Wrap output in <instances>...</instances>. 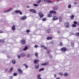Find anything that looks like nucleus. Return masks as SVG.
Instances as JSON below:
<instances>
[{
	"label": "nucleus",
	"instance_id": "nucleus-1",
	"mask_svg": "<svg viewBox=\"0 0 79 79\" xmlns=\"http://www.w3.org/2000/svg\"><path fill=\"white\" fill-rule=\"evenodd\" d=\"M38 15L40 18H43L44 16V14H43L41 12H40L38 13Z\"/></svg>",
	"mask_w": 79,
	"mask_h": 79
},
{
	"label": "nucleus",
	"instance_id": "nucleus-2",
	"mask_svg": "<svg viewBox=\"0 0 79 79\" xmlns=\"http://www.w3.org/2000/svg\"><path fill=\"white\" fill-rule=\"evenodd\" d=\"M64 25L65 27H66L67 28H69V26H70L69 23V22H66L64 23Z\"/></svg>",
	"mask_w": 79,
	"mask_h": 79
},
{
	"label": "nucleus",
	"instance_id": "nucleus-3",
	"mask_svg": "<svg viewBox=\"0 0 79 79\" xmlns=\"http://www.w3.org/2000/svg\"><path fill=\"white\" fill-rule=\"evenodd\" d=\"M60 50L62 51V52H66V51H67V49L65 47L62 48L60 49Z\"/></svg>",
	"mask_w": 79,
	"mask_h": 79
},
{
	"label": "nucleus",
	"instance_id": "nucleus-4",
	"mask_svg": "<svg viewBox=\"0 0 79 79\" xmlns=\"http://www.w3.org/2000/svg\"><path fill=\"white\" fill-rule=\"evenodd\" d=\"M29 11L30 12L33 13H36V10L34 9H30L29 10Z\"/></svg>",
	"mask_w": 79,
	"mask_h": 79
},
{
	"label": "nucleus",
	"instance_id": "nucleus-5",
	"mask_svg": "<svg viewBox=\"0 0 79 79\" xmlns=\"http://www.w3.org/2000/svg\"><path fill=\"white\" fill-rule=\"evenodd\" d=\"M20 19L21 20H22V21H24V20H26V19H27V17L25 16L21 17L20 18Z\"/></svg>",
	"mask_w": 79,
	"mask_h": 79
},
{
	"label": "nucleus",
	"instance_id": "nucleus-6",
	"mask_svg": "<svg viewBox=\"0 0 79 79\" xmlns=\"http://www.w3.org/2000/svg\"><path fill=\"white\" fill-rule=\"evenodd\" d=\"M15 13H19L20 15H23V13L21 12V11L20 10H16L15 11Z\"/></svg>",
	"mask_w": 79,
	"mask_h": 79
},
{
	"label": "nucleus",
	"instance_id": "nucleus-7",
	"mask_svg": "<svg viewBox=\"0 0 79 79\" xmlns=\"http://www.w3.org/2000/svg\"><path fill=\"white\" fill-rule=\"evenodd\" d=\"M58 19V17L57 16H54L52 19L53 21H56Z\"/></svg>",
	"mask_w": 79,
	"mask_h": 79
},
{
	"label": "nucleus",
	"instance_id": "nucleus-8",
	"mask_svg": "<svg viewBox=\"0 0 79 79\" xmlns=\"http://www.w3.org/2000/svg\"><path fill=\"white\" fill-rule=\"evenodd\" d=\"M58 9V6L56 5L53 7V10H57Z\"/></svg>",
	"mask_w": 79,
	"mask_h": 79
},
{
	"label": "nucleus",
	"instance_id": "nucleus-9",
	"mask_svg": "<svg viewBox=\"0 0 79 79\" xmlns=\"http://www.w3.org/2000/svg\"><path fill=\"white\" fill-rule=\"evenodd\" d=\"M18 71L19 74H22L23 73V70H21V69H18Z\"/></svg>",
	"mask_w": 79,
	"mask_h": 79
},
{
	"label": "nucleus",
	"instance_id": "nucleus-10",
	"mask_svg": "<svg viewBox=\"0 0 79 79\" xmlns=\"http://www.w3.org/2000/svg\"><path fill=\"white\" fill-rule=\"evenodd\" d=\"M39 68V63L36 64L35 66V69H38V68Z\"/></svg>",
	"mask_w": 79,
	"mask_h": 79
},
{
	"label": "nucleus",
	"instance_id": "nucleus-11",
	"mask_svg": "<svg viewBox=\"0 0 79 79\" xmlns=\"http://www.w3.org/2000/svg\"><path fill=\"white\" fill-rule=\"evenodd\" d=\"M12 9H13V8H10V9L5 10V11H4V13H8V12H9V11H11V10H12Z\"/></svg>",
	"mask_w": 79,
	"mask_h": 79
},
{
	"label": "nucleus",
	"instance_id": "nucleus-12",
	"mask_svg": "<svg viewBox=\"0 0 79 79\" xmlns=\"http://www.w3.org/2000/svg\"><path fill=\"white\" fill-rule=\"evenodd\" d=\"M22 44H25L26 43V40H22L20 41Z\"/></svg>",
	"mask_w": 79,
	"mask_h": 79
},
{
	"label": "nucleus",
	"instance_id": "nucleus-13",
	"mask_svg": "<svg viewBox=\"0 0 79 79\" xmlns=\"http://www.w3.org/2000/svg\"><path fill=\"white\" fill-rule=\"evenodd\" d=\"M50 13L51 14H56V12L55 10H51L50 12Z\"/></svg>",
	"mask_w": 79,
	"mask_h": 79
},
{
	"label": "nucleus",
	"instance_id": "nucleus-14",
	"mask_svg": "<svg viewBox=\"0 0 79 79\" xmlns=\"http://www.w3.org/2000/svg\"><path fill=\"white\" fill-rule=\"evenodd\" d=\"M49 64V62H46L44 64H41V66H45L46 65H48Z\"/></svg>",
	"mask_w": 79,
	"mask_h": 79
},
{
	"label": "nucleus",
	"instance_id": "nucleus-15",
	"mask_svg": "<svg viewBox=\"0 0 79 79\" xmlns=\"http://www.w3.org/2000/svg\"><path fill=\"white\" fill-rule=\"evenodd\" d=\"M39 61L37 59L35 60H34V63L35 64H37V63H39Z\"/></svg>",
	"mask_w": 79,
	"mask_h": 79
},
{
	"label": "nucleus",
	"instance_id": "nucleus-16",
	"mask_svg": "<svg viewBox=\"0 0 79 79\" xmlns=\"http://www.w3.org/2000/svg\"><path fill=\"white\" fill-rule=\"evenodd\" d=\"M20 56H21L22 57H23L24 56H26V54L24 53H21L20 54Z\"/></svg>",
	"mask_w": 79,
	"mask_h": 79
},
{
	"label": "nucleus",
	"instance_id": "nucleus-17",
	"mask_svg": "<svg viewBox=\"0 0 79 79\" xmlns=\"http://www.w3.org/2000/svg\"><path fill=\"white\" fill-rule=\"evenodd\" d=\"M12 31H15V29H16V27L15 26V25H13L12 28H11Z\"/></svg>",
	"mask_w": 79,
	"mask_h": 79
},
{
	"label": "nucleus",
	"instance_id": "nucleus-18",
	"mask_svg": "<svg viewBox=\"0 0 79 79\" xmlns=\"http://www.w3.org/2000/svg\"><path fill=\"white\" fill-rule=\"evenodd\" d=\"M13 70V67H11L10 70H9L8 72L9 73H11V72H12V71Z\"/></svg>",
	"mask_w": 79,
	"mask_h": 79
},
{
	"label": "nucleus",
	"instance_id": "nucleus-19",
	"mask_svg": "<svg viewBox=\"0 0 79 79\" xmlns=\"http://www.w3.org/2000/svg\"><path fill=\"white\" fill-rule=\"evenodd\" d=\"M43 0H40L39 1L37 2L36 3H37V4H39V3H40L43 2Z\"/></svg>",
	"mask_w": 79,
	"mask_h": 79
},
{
	"label": "nucleus",
	"instance_id": "nucleus-20",
	"mask_svg": "<svg viewBox=\"0 0 79 79\" xmlns=\"http://www.w3.org/2000/svg\"><path fill=\"white\" fill-rule=\"evenodd\" d=\"M47 32L48 34L50 33L51 32V29H48L47 30Z\"/></svg>",
	"mask_w": 79,
	"mask_h": 79
},
{
	"label": "nucleus",
	"instance_id": "nucleus-21",
	"mask_svg": "<svg viewBox=\"0 0 79 79\" xmlns=\"http://www.w3.org/2000/svg\"><path fill=\"white\" fill-rule=\"evenodd\" d=\"M59 22H62V17L61 16H60L59 18Z\"/></svg>",
	"mask_w": 79,
	"mask_h": 79
},
{
	"label": "nucleus",
	"instance_id": "nucleus-22",
	"mask_svg": "<svg viewBox=\"0 0 79 79\" xmlns=\"http://www.w3.org/2000/svg\"><path fill=\"white\" fill-rule=\"evenodd\" d=\"M41 76L40 75V74H39L38 75L37 77L38 79H42V78L40 77Z\"/></svg>",
	"mask_w": 79,
	"mask_h": 79
},
{
	"label": "nucleus",
	"instance_id": "nucleus-23",
	"mask_svg": "<svg viewBox=\"0 0 79 79\" xmlns=\"http://www.w3.org/2000/svg\"><path fill=\"white\" fill-rule=\"evenodd\" d=\"M52 37H48L47 38V40H51V39H52Z\"/></svg>",
	"mask_w": 79,
	"mask_h": 79
},
{
	"label": "nucleus",
	"instance_id": "nucleus-24",
	"mask_svg": "<svg viewBox=\"0 0 79 79\" xmlns=\"http://www.w3.org/2000/svg\"><path fill=\"white\" fill-rule=\"evenodd\" d=\"M5 40H0V42H1L2 44H4L5 43Z\"/></svg>",
	"mask_w": 79,
	"mask_h": 79
},
{
	"label": "nucleus",
	"instance_id": "nucleus-25",
	"mask_svg": "<svg viewBox=\"0 0 79 79\" xmlns=\"http://www.w3.org/2000/svg\"><path fill=\"white\" fill-rule=\"evenodd\" d=\"M47 16L48 17V18H51V17L52 16V15L50 14H49L47 15Z\"/></svg>",
	"mask_w": 79,
	"mask_h": 79
},
{
	"label": "nucleus",
	"instance_id": "nucleus-26",
	"mask_svg": "<svg viewBox=\"0 0 79 79\" xmlns=\"http://www.w3.org/2000/svg\"><path fill=\"white\" fill-rule=\"evenodd\" d=\"M50 53V49L48 50L46 52V53H47V54H49Z\"/></svg>",
	"mask_w": 79,
	"mask_h": 79
},
{
	"label": "nucleus",
	"instance_id": "nucleus-27",
	"mask_svg": "<svg viewBox=\"0 0 79 79\" xmlns=\"http://www.w3.org/2000/svg\"><path fill=\"white\" fill-rule=\"evenodd\" d=\"M54 2V1H51V0H48L47 3H53Z\"/></svg>",
	"mask_w": 79,
	"mask_h": 79
},
{
	"label": "nucleus",
	"instance_id": "nucleus-28",
	"mask_svg": "<svg viewBox=\"0 0 79 79\" xmlns=\"http://www.w3.org/2000/svg\"><path fill=\"white\" fill-rule=\"evenodd\" d=\"M70 17L71 19H74V15H72L70 16Z\"/></svg>",
	"mask_w": 79,
	"mask_h": 79
},
{
	"label": "nucleus",
	"instance_id": "nucleus-29",
	"mask_svg": "<svg viewBox=\"0 0 79 79\" xmlns=\"http://www.w3.org/2000/svg\"><path fill=\"white\" fill-rule=\"evenodd\" d=\"M75 35L77 37H79V32H77L75 33Z\"/></svg>",
	"mask_w": 79,
	"mask_h": 79
},
{
	"label": "nucleus",
	"instance_id": "nucleus-30",
	"mask_svg": "<svg viewBox=\"0 0 79 79\" xmlns=\"http://www.w3.org/2000/svg\"><path fill=\"white\" fill-rule=\"evenodd\" d=\"M44 68H41L39 69V72H40L41 71H44Z\"/></svg>",
	"mask_w": 79,
	"mask_h": 79
},
{
	"label": "nucleus",
	"instance_id": "nucleus-31",
	"mask_svg": "<svg viewBox=\"0 0 79 79\" xmlns=\"http://www.w3.org/2000/svg\"><path fill=\"white\" fill-rule=\"evenodd\" d=\"M64 76H68V73H65L64 74Z\"/></svg>",
	"mask_w": 79,
	"mask_h": 79
},
{
	"label": "nucleus",
	"instance_id": "nucleus-32",
	"mask_svg": "<svg viewBox=\"0 0 79 79\" xmlns=\"http://www.w3.org/2000/svg\"><path fill=\"white\" fill-rule=\"evenodd\" d=\"M27 48H28L27 46H25V48L23 49V50H24L25 51H26V50H27Z\"/></svg>",
	"mask_w": 79,
	"mask_h": 79
},
{
	"label": "nucleus",
	"instance_id": "nucleus-33",
	"mask_svg": "<svg viewBox=\"0 0 79 79\" xmlns=\"http://www.w3.org/2000/svg\"><path fill=\"white\" fill-rule=\"evenodd\" d=\"M23 65L25 66V67L26 68H28V65H27L26 64H23Z\"/></svg>",
	"mask_w": 79,
	"mask_h": 79
},
{
	"label": "nucleus",
	"instance_id": "nucleus-34",
	"mask_svg": "<svg viewBox=\"0 0 79 79\" xmlns=\"http://www.w3.org/2000/svg\"><path fill=\"white\" fill-rule=\"evenodd\" d=\"M12 63L13 64H15L16 63V61L15 60H13L12 61Z\"/></svg>",
	"mask_w": 79,
	"mask_h": 79
},
{
	"label": "nucleus",
	"instance_id": "nucleus-35",
	"mask_svg": "<svg viewBox=\"0 0 79 79\" xmlns=\"http://www.w3.org/2000/svg\"><path fill=\"white\" fill-rule=\"evenodd\" d=\"M17 75H18V74L16 73H15L13 74L14 76H17Z\"/></svg>",
	"mask_w": 79,
	"mask_h": 79
},
{
	"label": "nucleus",
	"instance_id": "nucleus-36",
	"mask_svg": "<svg viewBox=\"0 0 79 79\" xmlns=\"http://www.w3.org/2000/svg\"><path fill=\"white\" fill-rule=\"evenodd\" d=\"M72 26L73 27H76V25L75 24H73L72 25Z\"/></svg>",
	"mask_w": 79,
	"mask_h": 79
},
{
	"label": "nucleus",
	"instance_id": "nucleus-37",
	"mask_svg": "<svg viewBox=\"0 0 79 79\" xmlns=\"http://www.w3.org/2000/svg\"><path fill=\"white\" fill-rule=\"evenodd\" d=\"M68 8H71V5L69 4L68 6Z\"/></svg>",
	"mask_w": 79,
	"mask_h": 79
},
{
	"label": "nucleus",
	"instance_id": "nucleus-38",
	"mask_svg": "<svg viewBox=\"0 0 79 79\" xmlns=\"http://www.w3.org/2000/svg\"><path fill=\"white\" fill-rule=\"evenodd\" d=\"M71 46L73 47H74V43H71Z\"/></svg>",
	"mask_w": 79,
	"mask_h": 79
},
{
	"label": "nucleus",
	"instance_id": "nucleus-39",
	"mask_svg": "<svg viewBox=\"0 0 79 79\" xmlns=\"http://www.w3.org/2000/svg\"><path fill=\"white\" fill-rule=\"evenodd\" d=\"M26 32L27 33H29L30 32V30L29 29H28L26 30Z\"/></svg>",
	"mask_w": 79,
	"mask_h": 79
},
{
	"label": "nucleus",
	"instance_id": "nucleus-40",
	"mask_svg": "<svg viewBox=\"0 0 79 79\" xmlns=\"http://www.w3.org/2000/svg\"><path fill=\"white\" fill-rule=\"evenodd\" d=\"M33 5L35 6H38V4H34Z\"/></svg>",
	"mask_w": 79,
	"mask_h": 79
},
{
	"label": "nucleus",
	"instance_id": "nucleus-41",
	"mask_svg": "<svg viewBox=\"0 0 79 79\" xmlns=\"http://www.w3.org/2000/svg\"><path fill=\"white\" fill-rule=\"evenodd\" d=\"M49 56L50 59H51V58H52V57H53V56H52V55H49Z\"/></svg>",
	"mask_w": 79,
	"mask_h": 79
},
{
	"label": "nucleus",
	"instance_id": "nucleus-42",
	"mask_svg": "<svg viewBox=\"0 0 79 79\" xmlns=\"http://www.w3.org/2000/svg\"><path fill=\"white\" fill-rule=\"evenodd\" d=\"M13 78V76H11L9 77V79H12Z\"/></svg>",
	"mask_w": 79,
	"mask_h": 79
},
{
	"label": "nucleus",
	"instance_id": "nucleus-43",
	"mask_svg": "<svg viewBox=\"0 0 79 79\" xmlns=\"http://www.w3.org/2000/svg\"><path fill=\"white\" fill-rule=\"evenodd\" d=\"M73 23L74 24H77V22L76 21H74Z\"/></svg>",
	"mask_w": 79,
	"mask_h": 79
},
{
	"label": "nucleus",
	"instance_id": "nucleus-44",
	"mask_svg": "<svg viewBox=\"0 0 79 79\" xmlns=\"http://www.w3.org/2000/svg\"><path fill=\"white\" fill-rule=\"evenodd\" d=\"M60 45H61V46H62V45H63V42H60Z\"/></svg>",
	"mask_w": 79,
	"mask_h": 79
},
{
	"label": "nucleus",
	"instance_id": "nucleus-45",
	"mask_svg": "<svg viewBox=\"0 0 79 79\" xmlns=\"http://www.w3.org/2000/svg\"><path fill=\"white\" fill-rule=\"evenodd\" d=\"M46 20H47V19H46L44 18L42 19V21H46Z\"/></svg>",
	"mask_w": 79,
	"mask_h": 79
},
{
	"label": "nucleus",
	"instance_id": "nucleus-46",
	"mask_svg": "<svg viewBox=\"0 0 79 79\" xmlns=\"http://www.w3.org/2000/svg\"><path fill=\"white\" fill-rule=\"evenodd\" d=\"M59 74L61 76H63V73H59Z\"/></svg>",
	"mask_w": 79,
	"mask_h": 79
},
{
	"label": "nucleus",
	"instance_id": "nucleus-47",
	"mask_svg": "<svg viewBox=\"0 0 79 79\" xmlns=\"http://www.w3.org/2000/svg\"><path fill=\"white\" fill-rule=\"evenodd\" d=\"M4 32L3 31L0 30V33H3Z\"/></svg>",
	"mask_w": 79,
	"mask_h": 79
},
{
	"label": "nucleus",
	"instance_id": "nucleus-48",
	"mask_svg": "<svg viewBox=\"0 0 79 79\" xmlns=\"http://www.w3.org/2000/svg\"><path fill=\"white\" fill-rule=\"evenodd\" d=\"M44 49H45V50H47V47H45L44 46Z\"/></svg>",
	"mask_w": 79,
	"mask_h": 79
},
{
	"label": "nucleus",
	"instance_id": "nucleus-49",
	"mask_svg": "<svg viewBox=\"0 0 79 79\" xmlns=\"http://www.w3.org/2000/svg\"><path fill=\"white\" fill-rule=\"evenodd\" d=\"M35 56H38V54L37 53H36L35 54Z\"/></svg>",
	"mask_w": 79,
	"mask_h": 79
},
{
	"label": "nucleus",
	"instance_id": "nucleus-50",
	"mask_svg": "<svg viewBox=\"0 0 79 79\" xmlns=\"http://www.w3.org/2000/svg\"><path fill=\"white\" fill-rule=\"evenodd\" d=\"M35 48H37L38 47V45H36L35 46Z\"/></svg>",
	"mask_w": 79,
	"mask_h": 79
},
{
	"label": "nucleus",
	"instance_id": "nucleus-51",
	"mask_svg": "<svg viewBox=\"0 0 79 79\" xmlns=\"http://www.w3.org/2000/svg\"><path fill=\"white\" fill-rule=\"evenodd\" d=\"M17 56H18V58L19 59L20 58H21V56H20L18 55Z\"/></svg>",
	"mask_w": 79,
	"mask_h": 79
},
{
	"label": "nucleus",
	"instance_id": "nucleus-52",
	"mask_svg": "<svg viewBox=\"0 0 79 79\" xmlns=\"http://www.w3.org/2000/svg\"><path fill=\"white\" fill-rule=\"evenodd\" d=\"M44 47H45V46H44V45H42L41 46V47H42V48H44Z\"/></svg>",
	"mask_w": 79,
	"mask_h": 79
},
{
	"label": "nucleus",
	"instance_id": "nucleus-53",
	"mask_svg": "<svg viewBox=\"0 0 79 79\" xmlns=\"http://www.w3.org/2000/svg\"><path fill=\"white\" fill-rule=\"evenodd\" d=\"M77 4V2H76L74 3V5H76Z\"/></svg>",
	"mask_w": 79,
	"mask_h": 79
},
{
	"label": "nucleus",
	"instance_id": "nucleus-54",
	"mask_svg": "<svg viewBox=\"0 0 79 79\" xmlns=\"http://www.w3.org/2000/svg\"><path fill=\"white\" fill-rule=\"evenodd\" d=\"M44 1L45 2H47V3L48 0H44Z\"/></svg>",
	"mask_w": 79,
	"mask_h": 79
},
{
	"label": "nucleus",
	"instance_id": "nucleus-55",
	"mask_svg": "<svg viewBox=\"0 0 79 79\" xmlns=\"http://www.w3.org/2000/svg\"><path fill=\"white\" fill-rule=\"evenodd\" d=\"M30 55H29V54H28L27 55V57H30Z\"/></svg>",
	"mask_w": 79,
	"mask_h": 79
},
{
	"label": "nucleus",
	"instance_id": "nucleus-56",
	"mask_svg": "<svg viewBox=\"0 0 79 79\" xmlns=\"http://www.w3.org/2000/svg\"><path fill=\"white\" fill-rule=\"evenodd\" d=\"M57 33H58V34H60V31H57Z\"/></svg>",
	"mask_w": 79,
	"mask_h": 79
},
{
	"label": "nucleus",
	"instance_id": "nucleus-57",
	"mask_svg": "<svg viewBox=\"0 0 79 79\" xmlns=\"http://www.w3.org/2000/svg\"><path fill=\"white\" fill-rule=\"evenodd\" d=\"M54 77H56V75L55 74H54Z\"/></svg>",
	"mask_w": 79,
	"mask_h": 79
},
{
	"label": "nucleus",
	"instance_id": "nucleus-58",
	"mask_svg": "<svg viewBox=\"0 0 79 79\" xmlns=\"http://www.w3.org/2000/svg\"><path fill=\"white\" fill-rule=\"evenodd\" d=\"M27 8H29V6H27Z\"/></svg>",
	"mask_w": 79,
	"mask_h": 79
},
{
	"label": "nucleus",
	"instance_id": "nucleus-59",
	"mask_svg": "<svg viewBox=\"0 0 79 79\" xmlns=\"http://www.w3.org/2000/svg\"><path fill=\"white\" fill-rule=\"evenodd\" d=\"M56 79H60V77H57L56 78Z\"/></svg>",
	"mask_w": 79,
	"mask_h": 79
},
{
	"label": "nucleus",
	"instance_id": "nucleus-60",
	"mask_svg": "<svg viewBox=\"0 0 79 79\" xmlns=\"http://www.w3.org/2000/svg\"><path fill=\"white\" fill-rule=\"evenodd\" d=\"M57 2H60V0H57Z\"/></svg>",
	"mask_w": 79,
	"mask_h": 79
},
{
	"label": "nucleus",
	"instance_id": "nucleus-61",
	"mask_svg": "<svg viewBox=\"0 0 79 79\" xmlns=\"http://www.w3.org/2000/svg\"><path fill=\"white\" fill-rule=\"evenodd\" d=\"M78 31L79 32V27L78 29Z\"/></svg>",
	"mask_w": 79,
	"mask_h": 79
},
{
	"label": "nucleus",
	"instance_id": "nucleus-62",
	"mask_svg": "<svg viewBox=\"0 0 79 79\" xmlns=\"http://www.w3.org/2000/svg\"><path fill=\"white\" fill-rule=\"evenodd\" d=\"M68 13H69V12H68Z\"/></svg>",
	"mask_w": 79,
	"mask_h": 79
}]
</instances>
